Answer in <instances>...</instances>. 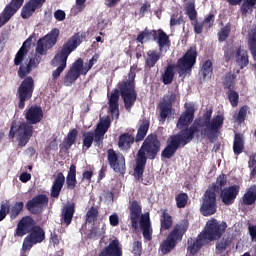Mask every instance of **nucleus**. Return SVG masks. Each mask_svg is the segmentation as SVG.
Here are the masks:
<instances>
[{
	"instance_id": "nucleus-1",
	"label": "nucleus",
	"mask_w": 256,
	"mask_h": 256,
	"mask_svg": "<svg viewBox=\"0 0 256 256\" xmlns=\"http://www.w3.org/2000/svg\"><path fill=\"white\" fill-rule=\"evenodd\" d=\"M159 151H161V141H159V137L157 134H149L136 154L134 173L137 179H143L147 159H150V161L157 159Z\"/></svg>"
},
{
	"instance_id": "nucleus-2",
	"label": "nucleus",
	"mask_w": 256,
	"mask_h": 256,
	"mask_svg": "<svg viewBox=\"0 0 256 256\" xmlns=\"http://www.w3.org/2000/svg\"><path fill=\"white\" fill-rule=\"evenodd\" d=\"M118 89H114L109 98V111L112 117H116V119H119V92L126 111H131V108L135 105V101H137L135 83L121 81L118 83Z\"/></svg>"
},
{
	"instance_id": "nucleus-3",
	"label": "nucleus",
	"mask_w": 256,
	"mask_h": 256,
	"mask_svg": "<svg viewBox=\"0 0 256 256\" xmlns=\"http://www.w3.org/2000/svg\"><path fill=\"white\" fill-rule=\"evenodd\" d=\"M43 115V108L39 105H32L25 110L24 117L26 122L20 123L17 127L18 147H25L31 141V137H33L35 131L33 125L41 123L43 121Z\"/></svg>"
},
{
	"instance_id": "nucleus-4",
	"label": "nucleus",
	"mask_w": 256,
	"mask_h": 256,
	"mask_svg": "<svg viewBox=\"0 0 256 256\" xmlns=\"http://www.w3.org/2000/svg\"><path fill=\"white\" fill-rule=\"evenodd\" d=\"M39 65V61L35 58H30L28 63L22 64L18 69V77L24 79L17 90V95L19 99L18 108L25 109V103L33 97V92L35 91V80L33 77L28 76L35 67Z\"/></svg>"
},
{
	"instance_id": "nucleus-5",
	"label": "nucleus",
	"mask_w": 256,
	"mask_h": 256,
	"mask_svg": "<svg viewBox=\"0 0 256 256\" xmlns=\"http://www.w3.org/2000/svg\"><path fill=\"white\" fill-rule=\"evenodd\" d=\"M213 117V110H207L202 117L194 120L196 125L201 128V137L208 139L209 143H215L221 135L223 129V123H225V117L223 115H216Z\"/></svg>"
},
{
	"instance_id": "nucleus-6",
	"label": "nucleus",
	"mask_w": 256,
	"mask_h": 256,
	"mask_svg": "<svg viewBox=\"0 0 256 256\" xmlns=\"http://www.w3.org/2000/svg\"><path fill=\"white\" fill-rule=\"evenodd\" d=\"M196 133H200L201 136V128L196 122H193L190 127H184L178 134L171 135L167 140L166 147L162 151V157L164 159H171L180 147H185V145L191 143L192 139H195Z\"/></svg>"
},
{
	"instance_id": "nucleus-7",
	"label": "nucleus",
	"mask_w": 256,
	"mask_h": 256,
	"mask_svg": "<svg viewBox=\"0 0 256 256\" xmlns=\"http://www.w3.org/2000/svg\"><path fill=\"white\" fill-rule=\"evenodd\" d=\"M81 43H83V35L75 33L55 54L54 58L51 60L52 67H57L52 72L53 81H56L58 77H61V73L67 69V59H69L72 51H75Z\"/></svg>"
},
{
	"instance_id": "nucleus-8",
	"label": "nucleus",
	"mask_w": 256,
	"mask_h": 256,
	"mask_svg": "<svg viewBox=\"0 0 256 256\" xmlns=\"http://www.w3.org/2000/svg\"><path fill=\"white\" fill-rule=\"evenodd\" d=\"M227 185V175L220 174L216 183H213L202 196L200 213L203 217H211L217 213V191H221Z\"/></svg>"
},
{
	"instance_id": "nucleus-9",
	"label": "nucleus",
	"mask_w": 256,
	"mask_h": 256,
	"mask_svg": "<svg viewBox=\"0 0 256 256\" xmlns=\"http://www.w3.org/2000/svg\"><path fill=\"white\" fill-rule=\"evenodd\" d=\"M187 231H189V220H182L168 233L166 238L159 245V251L163 255H169L175 251L177 245L183 241Z\"/></svg>"
},
{
	"instance_id": "nucleus-10",
	"label": "nucleus",
	"mask_w": 256,
	"mask_h": 256,
	"mask_svg": "<svg viewBox=\"0 0 256 256\" xmlns=\"http://www.w3.org/2000/svg\"><path fill=\"white\" fill-rule=\"evenodd\" d=\"M151 122L149 120H143L137 130V134L135 137V130L132 132H124L118 137V147L121 151H129L131 147H133V143H141V141L145 140L147 137V133L149 132V126Z\"/></svg>"
},
{
	"instance_id": "nucleus-11",
	"label": "nucleus",
	"mask_w": 256,
	"mask_h": 256,
	"mask_svg": "<svg viewBox=\"0 0 256 256\" xmlns=\"http://www.w3.org/2000/svg\"><path fill=\"white\" fill-rule=\"evenodd\" d=\"M227 231V222L219 223L217 219L211 218L206 222L204 231L200 233L206 241H219Z\"/></svg>"
},
{
	"instance_id": "nucleus-12",
	"label": "nucleus",
	"mask_w": 256,
	"mask_h": 256,
	"mask_svg": "<svg viewBox=\"0 0 256 256\" xmlns=\"http://www.w3.org/2000/svg\"><path fill=\"white\" fill-rule=\"evenodd\" d=\"M197 55V46H191L184 55L177 60L176 67L179 69L180 75H185V73L192 71L197 63Z\"/></svg>"
},
{
	"instance_id": "nucleus-13",
	"label": "nucleus",
	"mask_w": 256,
	"mask_h": 256,
	"mask_svg": "<svg viewBox=\"0 0 256 256\" xmlns=\"http://www.w3.org/2000/svg\"><path fill=\"white\" fill-rule=\"evenodd\" d=\"M47 205H49V197L45 194H38L28 200L25 207L32 215H41Z\"/></svg>"
},
{
	"instance_id": "nucleus-14",
	"label": "nucleus",
	"mask_w": 256,
	"mask_h": 256,
	"mask_svg": "<svg viewBox=\"0 0 256 256\" xmlns=\"http://www.w3.org/2000/svg\"><path fill=\"white\" fill-rule=\"evenodd\" d=\"M57 39H59V29L54 28L43 39L38 41L36 53H38V55H45L47 49H51V47L57 44Z\"/></svg>"
},
{
	"instance_id": "nucleus-15",
	"label": "nucleus",
	"mask_w": 256,
	"mask_h": 256,
	"mask_svg": "<svg viewBox=\"0 0 256 256\" xmlns=\"http://www.w3.org/2000/svg\"><path fill=\"white\" fill-rule=\"evenodd\" d=\"M107 161L115 173H125V156L122 153H117L113 148L108 149Z\"/></svg>"
},
{
	"instance_id": "nucleus-16",
	"label": "nucleus",
	"mask_w": 256,
	"mask_h": 256,
	"mask_svg": "<svg viewBox=\"0 0 256 256\" xmlns=\"http://www.w3.org/2000/svg\"><path fill=\"white\" fill-rule=\"evenodd\" d=\"M23 3L25 0H11L9 4H7L2 12V17L0 18V23L5 25V23H9L11 17L17 13L23 7Z\"/></svg>"
},
{
	"instance_id": "nucleus-17",
	"label": "nucleus",
	"mask_w": 256,
	"mask_h": 256,
	"mask_svg": "<svg viewBox=\"0 0 256 256\" xmlns=\"http://www.w3.org/2000/svg\"><path fill=\"white\" fill-rule=\"evenodd\" d=\"M33 227H35V220L31 216H24L18 222L14 235L15 237H23L27 233H31Z\"/></svg>"
},
{
	"instance_id": "nucleus-18",
	"label": "nucleus",
	"mask_w": 256,
	"mask_h": 256,
	"mask_svg": "<svg viewBox=\"0 0 256 256\" xmlns=\"http://www.w3.org/2000/svg\"><path fill=\"white\" fill-rule=\"evenodd\" d=\"M240 189L241 187H239V185L225 187L220 194L222 203H224V205H233L235 199H237V195H239Z\"/></svg>"
},
{
	"instance_id": "nucleus-19",
	"label": "nucleus",
	"mask_w": 256,
	"mask_h": 256,
	"mask_svg": "<svg viewBox=\"0 0 256 256\" xmlns=\"http://www.w3.org/2000/svg\"><path fill=\"white\" fill-rule=\"evenodd\" d=\"M229 5L235 7L237 5L240 6V13L247 17L249 13H253V9H256V0H226Z\"/></svg>"
},
{
	"instance_id": "nucleus-20",
	"label": "nucleus",
	"mask_w": 256,
	"mask_h": 256,
	"mask_svg": "<svg viewBox=\"0 0 256 256\" xmlns=\"http://www.w3.org/2000/svg\"><path fill=\"white\" fill-rule=\"evenodd\" d=\"M45 1L47 0H29L21 10L22 19H29L37 11V9H41L43 7Z\"/></svg>"
},
{
	"instance_id": "nucleus-21",
	"label": "nucleus",
	"mask_w": 256,
	"mask_h": 256,
	"mask_svg": "<svg viewBox=\"0 0 256 256\" xmlns=\"http://www.w3.org/2000/svg\"><path fill=\"white\" fill-rule=\"evenodd\" d=\"M129 211L133 229H139V219H141L143 207H141V204L137 200H133L130 204Z\"/></svg>"
},
{
	"instance_id": "nucleus-22",
	"label": "nucleus",
	"mask_w": 256,
	"mask_h": 256,
	"mask_svg": "<svg viewBox=\"0 0 256 256\" xmlns=\"http://www.w3.org/2000/svg\"><path fill=\"white\" fill-rule=\"evenodd\" d=\"M194 119H195V108L189 107L188 109H186L185 112H183L180 115L176 124L177 129L181 130V129H185V127H189V125H191Z\"/></svg>"
},
{
	"instance_id": "nucleus-23",
	"label": "nucleus",
	"mask_w": 256,
	"mask_h": 256,
	"mask_svg": "<svg viewBox=\"0 0 256 256\" xmlns=\"http://www.w3.org/2000/svg\"><path fill=\"white\" fill-rule=\"evenodd\" d=\"M98 256H123V248L119 246V240H112L108 246H105Z\"/></svg>"
},
{
	"instance_id": "nucleus-24",
	"label": "nucleus",
	"mask_w": 256,
	"mask_h": 256,
	"mask_svg": "<svg viewBox=\"0 0 256 256\" xmlns=\"http://www.w3.org/2000/svg\"><path fill=\"white\" fill-rule=\"evenodd\" d=\"M205 241L207 240L203 238L202 234H199L196 239L189 238L187 241V252L190 253V255H197L203 248V245H205Z\"/></svg>"
},
{
	"instance_id": "nucleus-25",
	"label": "nucleus",
	"mask_w": 256,
	"mask_h": 256,
	"mask_svg": "<svg viewBox=\"0 0 256 256\" xmlns=\"http://www.w3.org/2000/svg\"><path fill=\"white\" fill-rule=\"evenodd\" d=\"M31 48V38H28L26 41L23 42L22 46L18 50V52L15 55L14 58V65L16 67H21L23 64V61H25V57H27V54L29 53V49Z\"/></svg>"
},
{
	"instance_id": "nucleus-26",
	"label": "nucleus",
	"mask_w": 256,
	"mask_h": 256,
	"mask_svg": "<svg viewBox=\"0 0 256 256\" xmlns=\"http://www.w3.org/2000/svg\"><path fill=\"white\" fill-rule=\"evenodd\" d=\"M63 185H65V175L63 174V172H59L50 190L51 197H53L54 199H59V195H61Z\"/></svg>"
},
{
	"instance_id": "nucleus-27",
	"label": "nucleus",
	"mask_w": 256,
	"mask_h": 256,
	"mask_svg": "<svg viewBox=\"0 0 256 256\" xmlns=\"http://www.w3.org/2000/svg\"><path fill=\"white\" fill-rule=\"evenodd\" d=\"M140 228L142 229L144 239H146V241H151V239H153V228L151 227V218L149 215L141 217Z\"/></svg>"
},
{
	"instance_id": "nucleus-28",
	"label": "nucleus",
	"mask_w": 256,
	"mask_h": 256,
	"mask_svg": "<svg viewBox=\"0 0 256 256\" xmlns=\"http://www.w3.org/2000/svg\"><path fill=\"white\" fill-rule=\"evenodd\" d=\"M73 215H75V203H71L66 205L63 208L62 214H61V225H65L66 227H69L70 223L73 221Z\"/></svg>"
},
{
	"instance_id": "nucleus-29",
	"label": "nucleus",
	"mask_w": 256,
	"mask_h": 256,
	"mask_svg": "<svg viewBox=\"0 0 256 256\" xmlns=\"http://www.w3.org/2000/svg\"><path fill=\"white\" fill-rule=\"evenodd\" d=\"M233 235L223 236L219 241L216 242L215 245V253L216 255H223L229 247L233 244Z\"/></svg>"
},
{
	"instance_id": "nucleus-30",
	"label": "nucleus",
	"mask_w": 256,
	"mask_h": 256,
	"mask_svg": "<svg viewBox=\"0 0 256 256\" xmlns=\"http://www.w3.org/2000/svg\"><path fill=\"white\" fill-rule=\"evenodd\" d=\"M156 41L160 52L167 51L171 47V39L163 29H158Z\"/></svg>"
},
{
	"instance_id": "nucleus-31",
	"label": "nucleus",
	"mask_w": 256,
	"mask_h": 256,
	"mask_svg": "<svg viewBox=\"0 0 256 256\" xmlns=\"http://www.w3.org/2000/svg\"><path fill=\"white\" fill-rule=\"evenodd\" d=\"M177 69V65L175 64H168L164 72L161 75V81L163 85H171L173 80L175 79V70Z\"/></svg>"
},
{
	"instance_id": "nucleus-32",
	"label": "nucleus",
	"mask_w": 256,
	"mask_h": 256,
	"mask_svg": "<svg viewBox=\"0 0 256 256\" xmlns=\"http://www.w3.org/2000/svg\"><path fill=\"white\" fill-rule=\"evenodd\" d=\"M79 135V131L76 128L70 130L67 136L64 138V143L60 145L61 149H65V151H69L75 143H77V137Z\"/></svg>"
},
{
	"instance_id": "nucleus-33",
	"label": "nucleus",
	"mask_w": 256,
	"mask_h": 256,
	"mask_svg": "<svg viewBox=\"0 0 256 256\" xmlns=\"http://www.w3.org/2000/svg\"><path fill=\"white\" fill-rule=\"evenodd\" d=\"M67 189L73 191L75 187H77V166L75 164H71L67 177H66Z\"/></svg>"
},
{
	"instance_id": "nucleus-34",
	"label": "nucleus",
	"mask_w": 256,
	"mask_h": 256,
	"mask_svg": "<svg viewBox=\"0 0 256 256\" xmlns=\"http://www.w3.org/2000/svg\"><path fill=\"white\" fill-rule=\"evenodd\" d=\"M157 33L158 30H149L148 28H145L144 31L138 34L136 41L141 43V45L145 43V39L146 41H157Z\"/></svg>"
},
{
	"instance_id": "nucleus-35",
	"label": "nucleus",
	"mask_w": 256,
	"mask_h": 256,
	"mask_svg": "<svg viewBox=\"0 0 256 256\" xmlns=\"http://www.w3.org/2000/svg\"><path fill=\"white\" fill-rule=\"evenodd\" d=\"M236 63L240 69H245L249 65V52L247 50L239 47L236 51Z\"/></svg>"
},
{
	"instance_id": "nucleus-36",
	"label": "nucleus",
	"mask_w": 256,
	"mask_h": 256,
	"mask_svg": "<svg viewBox=\"0 0 256 256\" xmlns=\"http://www.w3.org/2000/svg\"><path fill=\"white\" fill-rule=\"evenodd\" d=\"M158 109L160 111V119L161 121H167V117L171 115V111H173V102L171 101H163L158 105Z\"/></svg>"
},
{
	"instance_id": "nucleus-37",
	"label": "nucleus",
	"mask_w": 256,
	"mask_h": 256,
	"mask_svg": "<svg viewBox=\"0 0 256 256\" xmlns=\"http://www.w3.org/2000/svg\"><path fill=\"white\" fill-rule=\"evenodd\" d=\"M28 237L37 245V243H43L45 241V230L41 226H34L30 230Z\"/></svg>"
},
{
	"instance_id": "nucleus-38",
	"label": "nucleus",
	"mask_w": 256,
	"mask_h": 256,
	"mask_svg": "<svg viewBox=\"0 0 256 256\" xmlns=\"http://www.w3.org/2000/svg\"><path fill=\"white\" fill-rule=\"evenodd\" d=\"M160 59H161V51L158 52L157 50H149L147 52L145 67H147L148 69H153V67L157 65Z\"/></svg>"
},
{
	"instance_id": "nucleus-39",
	"label": "nucleus",
	"mask_w": 256,
	"mask_h": 256,
	"mask_svg": "<svg viewBox=\"0 0 256 256\" xmlns=\"http://www.w3.org/2000/svg\"><path fill=\"white\" fill-rule=\"evenodd\" d=\"M173 227V216L163 210L160 217V231H169Z\"/></svg>"
},
{
	"instance_id": "nucleus-40",
	"label": "nucleus",
	"mask_w": 256,
	"mask_h": 256,
	"mask_svg": "<svg viewBox=\"0 0 256 256\" xmlns=\"http://www.w3.org/2000/svg\"><path fill=\"white\" fill-rule=\"evenodd\" d=\"M256 201V185H252L247 189L242 197V203L244 205H253Z\"/></svg>"
},
{
	"instance_id": "nucleus-41",
	"label": "nucleus",
	"mask_w": 256,
	"mask_h": 256,
	"mask_svg": "<svg viewBox=\"0 0 256 256\" xmlns=\"http://www.w3.org/2000/svg\"><path fill=\"white\" fill-rule=\"evenodd\" d=\"M245 149V141H243V136L241 134H235L233 143V152L235 155H241Z\"/></svg>"
},
{
	"instance_id": "nucleus-42",
	"label": "nucleus",
	"mask_w": 256,
	"mask_h": 256,
	"mask_svg": "<svg viewBox=\"0 0 256 256\" xmlns=\"http://www.w3.org/2000/svg\"><path fill=\"white\" fill-rule=\"evenodd\" d=\"M89 239H103L105 237V226L99 228V226H93L87 233Z\"/></svg>"
},
{
	"instance_id": "nucleus-43",
	"label": "nucleus",
	"mask_w": 256,
	"mask_h": 256,
	"mask_svg": "<svg viewBox=\"0 0 256 256\" xmlns=\"http://www.w3.org/2000/svg\"><path fill=\"white\" fill-rule=\"evenodd\" d=\"M201 73L203 79H211L213 76V62L211 60H206L202 64Z\"/></svg>"
},
{
	"instance_id": "nucleus-44",
	"label": "nucleus",
	"mask_w": 256,
	"mask_h": 256,
	"mask_svg": "<svg viewBox=\"0 0 256 256\" xmlns=\"http://www.w3.org/2000/svg\"><path fill=\"white\" fill-rule=\"evenodd\" d=\"M235 79H237L235 74L231 72L227 73L222 82L224 89H228V91L235 89Z\"/></svg>"
},
{
	"instance_id": "nucleus-45",
	"label": "nucleus",
	"mask_w": 256,
	"mask_h": 256,
	"mask_svg": "<svg viewBox=\"0 0 256 256\" xmlns=\"http://www.w3.org/2000/svg\"><path fill=\"white\" fill-rule=\"evenodd\" d=\"M95 139V134L91 131H86L82 134L83 149H91Z\"/></svg>"
},
{
	"instance_id": "nucleus-46",
	"label": "nucleus",
	"mask_w": 256,
	"mask_h": 256,
	"mask_svg": "<svg viewBox=\"0 0 256 256\" xmlns=\"http://www.w3.org/2000/svg\"><path fill=\"white\" fill-rule=\"evenodd\" d=\"M99 218V208L97 206H91L86 213V223L92 224Z\"/></svg>"
},
{
	"instance_id": "nucleus-47",
	"label": "nucleus",
	"mask_w": 256,
	"mask_h": 256,
	"mask_svg": "<svg viewBox=\"0 0 256 256\" xmlns=\"http://www.w3.org/2000/svg\"><path fill=\"white\" fill-rule=\"evenodd\" d=\"M109 127H111V120L109 118H106L97 125L94 132L105 135L109 131Z\"/></svg>"
},
{
	"instance_id": "nucleus-48",
	"label": "nucleus",
	"mask_w": 256,
	"mask_h": 256,
	"mask_svg": "<svg viewBox=\"0 0 256 256\" xmlns=\"http://www.w3.org/2000/svg\"><path fill=\"white\" fill-rule=\"evenodd\" d=\"M78 77H81V74L70 68L64 78V83H69V85H73V83H75V81H77Z\"/></svg>"
},
{
	"instance_id": "nucleus-49",
	"label": "nucleus",
	"mask_w": 256,
	"mask_h": 256,
	"mask_svg": "<svg viewBox=\"0 0 256 256\" xmlns=\"http://www.w3.org/2000/svg\"><path fill=\"white\" fill-rule=\"evenodd\" d=\"M175 199L176 207H178V209H184V207H187V201H189L187 193H179Z\"/></svg>"
},
{
	"instance_id": "nucleus-50",
	"label": "nucleus",
	"mask_w": 256,
	"mask_h": 256,
	"mask_svg": "<svg viewBox=\"0 0 256 256\" xmlns=\"http://www.w3.org/2000/svg\"><path fill=\"white\" fill-rule=\"evenodd\" d=\"M230 33H231V24H226L223 28H221L220 32H218V41L220 43H223V41H227Z\"/></svg>"
},
{
	"instance_id": "nucleus-51",
	"label": "nucleus",
	"mask_w": 256,
	"mask_h": 256,
	"mask_svg": "<svg viewBox=\"0 0 256 256\" xmlns=\"http://www.w3.org/2000/svg\"><path fill=\"white\" fill-rule=\"evenodd\" d=\"M23 207H25V204L23 202H16L10 210L11 219H15V217H19V215L21 214V211H23Z\"/></svg>"
},
{
	"instance_id": "nucleus-52",
	"label": "nucleus",
	"mask_w": 256,
	"mask_h": 256,
	"mask_svg": "<svg viewBox=\"0 0 256 256\" xmlns=\"http://www.w3.org/2000/svg\"><path fill=\"white\" fill-rule=\"evenodd\" d=\"M186 13H187L190 21H196V19H197V10H195V3L188 2L186 4Z\"/></svg>"
},
{
	"instance_id": "nucleus-53",
	"label": "nucleus",
	"mask_w": 256,
	"mask_h": 256,
	"mask_svg": "<svg viewBox=\"0 0 256 256\" xmlns=\"http://www.w3.org/2000/svg\"><path fill=\"white\" fill-rule=\"evenodd\" d=\"M227 97L232 107H237V105H239V93H237V91L233 89L228 90Z\"/></svg>"
},
{
	"instance_id": "nucleus-54",
	"label": "nucleus",
	"mask_w": 256,
	"mask_h": 256,
	"mask_svg": "<svg viewBox=\"0 0 256 256\" xmlns=\"http://www.w3.org/2000/svg\"><path fill=\"white\" fill-rule=\"evenodd\" d=\"M94 133V145L98 147V149H103V141L105 139V134H100L99 132Z\"/></svg>"
},
{
	"instance_id": "nucleus-55",
	"label": "nucleus",
	"mask_w": 256,
	"mask_h": 256,
	"mask_svg": "<svg viewBox=\"0 0 256 256\" xmlns=\"http://www.w3.org/2000/svg\"><path fill=\"white\" fill-rule=\"evenodd\" d=\"M233 55H235V48L233 46H226V49L224 50V60L226 63H229L231 59L233 58Z\"/></svg>"
},
{
	"instance_id": "nucleus-56",
	"label": "nucleus",
	"mask_w": 256,
	"mask_h": 256,
	"mask_svg": "<svg viewBox=\"0 0 256 256\" xmlns=\"http://www.w3.org/2000/svg\"><path fill=\"white\" fill-rule=\"evenodd\" d=\"M132 253L135 256H141L143 253V245L139 241H135L132 247Z\"/></svg>"
},
{
	"instance_id": "nucleus-57",
	"label": "nucleus",
	"mask_w": 256,
	"mask_h": 256,
	"mask_svg": "<svg viewBox=\"0 0 256 256\" xmlns=\"http://www.w3.org/2000/svg\"><path fill=\"white\" fill-rule=\"evenodd\" d=\"M33 245H36L32 239L27 236L24 238L23 244H22V249L23 251H31V249L33 248Z\"/></svg>"
},
{
	"instance_id": "nucleus-58",
	"label": "nucleus",
	"mask_w": 256,
	"mask_h": 256,
	"mask_svg": "<svg viewBox=\"0 0 256 256\" xmlns=\"http://www.w3.org/2000/svg\"><path fill=\"white\" fill-rule=\"evenodd\" d=\"M249 109V107L247 106H242L238 112V116H237V121L238 123H243V121H245V118L247 117V110Z\"/></svg>"
},
{
	"instance_id": "nucleus-59",
	"label": "nucleus",
	"mask_w": 256,
	"mask_h": 256,
	"mask_svg": "<svg viewBox=\"0 0 256 256\" xmlns=\"http://www.w3.org/2000/svg\"><path fill=\"white\" fill-rule=\"evenodd\" d=\"M70 69L78 72L81 75L83 71V59L79 58L78 60H76Z\"/></svg>"
},
{
	"instance_id": "nucleus-60",
	"label": "nucleus",
	"mask_w": 256,
	"mask_h": 256,
	"mask_svg": "<svg viewBox=\"0 0 256 256\" xmlns=\"http://www.w3.org/2000/svg\"><path fill=\"white\" fill-rule=\"evenodd\" d=\"M202 22L207 29H211L213 23H215V15L210 13Z\"/></svg>"
},
{
	"instance_id": "nucleus-61",
	"label": "nucleus",
	"mask_w": 256,
	"mask_h": 256,
	"mask_svg": "<svg viewBox=\"0 0 256 256\" xmlns=\"http://www.w3.org/2000/svg\"><path fill=\"white\" fill-rule=\"evenodd\" d=\"M193 25H194V33L196 35H201V33H203V27H205V24L202 21L195 20Z\"/></svg>"
},
{
	"instance_id": "nucleus-62",
	"label": "nucleus",
	"mask_w": 256,
	"mask_h": 256,
	"mask_svg": "<svg viewBox=\"0 0 256 256\" xmlns=\"http://www.w3.org/2000/svg\"><path fill=\"white\" fill-rule=\"evenodd\" d=\"M185 20H183V16L175 18V15H172L170 18V27H175L176 25H183Z\"/></svg>"
},
{
	"instance_id": "nucleus-63",
	"label": "nucleus",
	"mask_w": 256,
	"mask_h": 256,
	"mask_svg": "<svg viewBox=\"0 0 256 256\" xmlns=\"http://www.w3.org/2000/svg\"><path fill=\"white\" fill-rule=\"evenodd\" d=\"M110 225L112 227H117L119 225V214L114 213L109 216Z\"/></svg>"
},
{
	"instance_id": "nucleus-64",
	"label": "nucleus",
	"mask_w": 256,
	"mask_h": 256,
	"mask_svg": "<svg viewBox=\"0 0 256 256\" xmlns=\"http://www.w3.org/2000/svg\"><path fill=\"white\" fill-rule=\"evenodd\" d=\"M65 17L66 14L63 10L58 9L54 12V18L56 19V21H65Z\"/></svg>"
}]
</instances>
